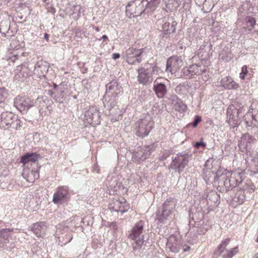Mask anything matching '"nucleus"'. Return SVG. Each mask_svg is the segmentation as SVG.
I'll return each instance as SVG.
<instances>
[{"label":"nucleus","mask_w":258,"mask_h":258,"mask_svg":"<svg viewBox=\"0 0 258 258\" xmlns=\"http://www.w3.org/2000/svg\"><path fill=\"white\" fill-rule=\"evenodd\" d=\"M255 139L249 134H244L240 138L239 141L238 146L242 152L248 154L250 152L252 145Z\"/></svg>","instance_id":"15"},{"label":"nucleus","mask_w":258,"mask_h":258,"mask_svg":"<svg viewBox=\"0 0 258 258\" xmlns=\"http://www.w3.org/2000/svg\"><path fill=\"white\" fill-rule=\"evenodd\" d=\"M73 239V235L71 234H69L68 235H66L65 236V238H64L62 240V241H61V245L64 244H66L70 242L72 239Z\"/></svg>","instance_id":"52"},{"label":"nucleus","mask_w":258,"mask_h":258,"mask_svg":"<svg viewBox=\"0 0 258 258\" xmlns=\"http://www.w3.org/2000/svg\"><path fill=\"white\" fill-rule=\"evenodd\" d=\"M44 38L47 41H48L49 34L46 33H44Z\"/></svg>","instance_id":"63"},{"label":"nucleus","mask_w":258,"mask_h":258,"mask_svg":"<svg viewBox=\"0 0 258 258\" xmlns=\"http://www.w3.org/2000/svg\"><path fill=\"white\" fill-rule=\"evenodd\" d=\"M145 2V8L147 13L154 12L159 5L161 0H142Z\"/></svg>","instance_id":"33"},{"label":"nucleus","mask_w":258,"mask_h":258,"mask_svg":"<svg viewBox=\"0 0 258 258\" xmlns=\"http://www.w3.org/2000/svg\"><path fill=\"white\" fill-rule=\"evenodd\" d=\"M145 2L136 0L131 2L126 6V15L130 18L140 16L144 12H147L145 8Z\"/></svg>","instance_id":"7"},{"label":"nucleus","mask_w":258,"mask_h":258,"mask_svg":"<svg viewBox=\"0 0 258 258\" xmlns=\"http://www.w3.org/2000/svg\"><path fill=\"white\" fill-rule=\"evenodd\" d=\"M244 22L247 25L248 30L251 31L254 27L256 23V20L253 17L248 16L245 17Z\"/></svg>","instance_id":"42"},{"label":"nucleus","mask_w":258,"mask_h":258,"mask_svg":"<svg viewBox=\"0 0 258 258\" xmlns=\"http://www.w3.org/2000/svg\"><path fill=\"white\" fill-rule=\"evenodd\" d=\"M153 125L154 121L149 115L139 119L135 123L134 126L136 135L142 138L146 137L152 130Z\"/></svg>","instance_id":"4"},{"label":"nucleus","mask_w":258,"mask_h":258,"mask_svg":"<svg viewBox=\"0 0 258 258\" xmlns=\"http://www.w3.org/2000/svg\"><path fill=\"white\" fill-rule=\"evenodd\" d=\"M22 53H21V55H19L18 52H14L13 55L9 57L8 60H9L10 62H14L16 60L19 59L20 57L22 56Z\"/></svg>","instance_id":"50"},{"label":"nucleus","mask_w":258,"mask_h":258,"mask_svg":"<svg viewBox=\"0 0 258 258\" xmlns=\"http://www.w3.org/2000/svg\"><path fill=\"white\" fill-rule=\"evenodd\" d=\"M237 247L227 250L226 253L222 255L223 258H232L237 252Z\"/></svg>","instance_id":"45"},{"label":"nucleus","mask_w":258,"mask_h":258,"mask_svg":"<svg viewBox=\"0 0 258 258\" xmlns=\"http://www.w3.org/2000/svg\"><path fill=\"white\" fill-rule=\"evenodd\" d=\"M48 67L49 65L46 62L42 60L38 61L34 67L33 75L34 74L40 79H45L48 70Z\"/></svg>","instance_id":"18"},{"label":"nucleus","mask_w":258,"mask_h":258,"mask_svg":"<svg viewBox=\"0 0 258 258\" xmlns=\"http://www.w3.org/2000/svg\"><path fill=\"white\" fill-rule=\"evenodd\" d=\"M15 74L16 80L23 81L27 77L32 76L33 71L29 68V64H22L17 67Z\"/></svg>","instance_id":"16"},{"label":"nucleus","mask_w":258,"mask_h":258,"mask_svg":"<svg viewBox=\"0 0 258 258\" xmlns=\"http://www.w3.org/2000/svg\"><path fill=\"white\" fill-rule=\"evenodd\" d=\"M238 189L243 190L245 194H248L254 191L255 186L250 179H246L243 181V184L241 186H239V187H237L236 190Z\"/></svg>","instance_id":"31"},{"label":"nucleus","mask_w":258,"mask_h":258,"mask_svg":"<svg viewBox=\"0 0 258 258\" xmlns=\"http://www.w3.org/2000/svg\"><path fill=\"white\" fill-rule=\"evenodd\" d=\"M10 28V22L9 20L6 19L3 20L0 23V32L6 36V33L8 32Z\"/></svg>","instance_id":"38"},{"label":"nucleus","mask_w":258,"mask_h":258,"mask_svg":"<svg viewBox=\"0 0 258 258\" xmlns=\"http://www.w3.org/2000/svg\"><path fill=\"white\" fill-rule=\"evenodd\" d=\"M35 102L29 97L18 96L14 101V106L22 113H25L32 106H34Z\"/></svg>","instance_id":"8"},{"label":"nucleus","mask_w":258,"mask_h":258,"mask_svg":"<svg viewBox=\"0 0 258 258\" xmlns=\"http://www.w3.org/2000/svg\"><path fill=\"white\" fill-rule=\"evenodd\" d=\"M106 184L112 189L114 191L116 192V194H120V191L122 193L126 191V189L122 185V183L119 181V177L118 175L114 173L109 174L106 179Z\"/></svg>","instance_id":"12"},{"label":"nucleus","mask_w":258,"mask_h":258,"mask_svg":"<svg viewBox=\"0 0 258 258\" xmlns=\"http://www.w3.org/2000/svg\"><path fill=\"white\" fill-rule=\"evenodd\" d=\"M151 148L149 146L138 147L133 153L132 159L136 162L144 161L151 154Z\"/></svg>","instance_id":"13"},{"label":"nucleus","mask_w":258,"mask_h":258,"mask_svg":"<svg viewBox=\"0 0 258 258\" xmlns=\"http://www.w3.org/2000/svg\"><path fill=\"white\" fill-rule=\"evenodd\" d=\"M53 89L55 91H56V88L57 87V85L55 83H53Z\"/></svg>","instance_id":"64"},{"label":"nucleus","mask_w":258,"mask_h":258,"mask_svg":"<svg viewBox=\"0 0 258 258\" xmlns=\"http://www.w3.org/2000/svg\"><path fill=\"white\" fill-rule=\"evenodd\" d=\"M152 111L153 114H156L160 117L166 112V105L162 103L155 104L153 106Z\"/></svg>","instance_id":"35"},{"label":"nucleus","mask_w":258,"mask_h":258,"mask_svg":"<svg viewBox=\"0 0 258 258\" xmlns=\"http://www.w3.org/2000/svg\"><path fill=\"white\" fill-rule=\"evenodd\" d=\"M181 4L180 0H165L163 9L167 13L175 11Z\"/></svg>","instance_id":"29"},{"label":"nucleus","mask_w":258,"mask_h":258,"mask_svg":"<svg viewBox=\"0 0 258 258\" xmlns=\"http://www.w3.org/2000/svg\"><path fill=\"white\" fill-rule=\"evenodd\" d=\"M70 196V189L68 186H58L53 194L52 201L55 204H62L68 201Z\"/></svg>","instance_id":"9"},{"label":"nucleus","mask_w":258,"mask_h":258,"mask_svg":"<svg viewBox=\"0 0 258 258\" xmlns=\"http://www.w3.org/2000/svg\"><path fill=\"white\" fill-rule=\"evenodd\" d=\"M144 222L140 221L135 224L130 232L128 237L132 240H136L135 244L133 245L134 251L140 249L144 242V235L142 234L144 227Z\"/></svg>","instance_id":"3"},{"label":"nucleus","mask_w":258,"mask_h":258,"mask_svg":"<svg viewBox=\"0 0 258 258\" xmlns=\"http://www.w3.org/2000/svg\"><path fill=\"white\" fill-rule=\"evenodd\" d=\"M174 108L180 113H183L186 110L187 106L181 99H177L175 103Z\"/></svg>","instance_id":"40"},{"label":"nucleus","mask_w":258,"mask_h":258,"mask_svg":"<svg viewBox=\"0 0 258 258\" xmlns=\"http://www.w3.org/2000/svg\"><path fill=\"white\" fill-rule=\"evenodd\" d=\"M182 66V61L180 56H171L167 60L166 71L173 74L176 73Z\"/></svg>","instance_id":"14"},{"label":"nucleus","mask_w":258,"mask_h":258,"mask_svg":"<svg viewBox=\"0 0 258 258\" xmlns=\"http://www.w3.org/2000/svg\"><path fill=\"white\" fill-rule=\"evenodd\" d=\"M231 182L233 183L235 187L236 188L237 185L239 187L240 185L243 184L244 178H245L244 171H236L231 174Z\"/></svg>","instance_id":"28"},{"label":"nucleus","mask_w":258,"mask_h":258,"mask_svg":"<svg viewBox=\"0 0 258 258\" xmlns=\"http://www.w3.org/2000/svg\"><path fill=\"white\" fill-rule=\"evenodd\" d=\"M23 124V121L20 120V119L18 118V117L16 116V117H15L14 120L13 121L11 127L14 129L18 130L22 126Z\"/></svg>","instance_id":"44"},{"label":"nucleus","mask_w":258,"mask_h":258,"mask_svg":"<svg viewBox=\"0 0 258 258\" xmlns=\"http://www.w3.org/2000/svg\"><path fill=\"white\" fill-rule=\"evenodd\" d=\"M237 190L234 196H232V201L236 205L242 204L246 198L247 194L243 190H241L239 189Z\"/></svg>","instance_id":"32"},{"label":"nucleus","mask_w":258,"mask_h":258,"mask_svg":"<svg viewBox=\"0 0 258 258\" xmlns=\"http://www.w3.org/2000/svg\"><path fill=\"white\" fill-rule=\"evenodd\" d=\"M247 67L246 66H244L242 67L241 72L240 74V78L241 80H244L245 79V75L247 74Z\"/></svg>","instance_id":"51"},{"label":"nucleus","mask_w":258,"mask_h":258,"mask_svg":"<svg viewBox=\"0 0 258 258\" xmlns=\"http://www.w3.org/2000/svg\"><path fill=\"white\" fill-rule=\"evenodd\" d=\"M47 94L50 96L52 98H53L55 100L57 101L58 99V97L57 96L56 92L55 90H49L48 91Z\"/></svg>","instance_id":"53"},{"label":"nucleus","mask_w":258,"mask_h":258,"mask_svg":"<svg viewBox=\"0 0 258 258\" xmlns=\"http://www.w3.org/2000/svg\"><path fill=\"white\" fill-rule=\"evenodd\" d=\"M204 70V66L200 64H193L188 67H184L182 72L185 76H199Z\"/></svg>","instance_id":"20"},{"label":"nucleus","mask_w":258,"mask_h":258,"mask_svg":"<svg viewBox=\"0 0 258 258\" xmlns=\"http://www.w3.org/2000/svg\"><path fill=\"white\" fill-rule=\"evenodd\" d=\"M45 9L47 12L52 14H54L56 13V10L55 8L50 3H46L44 5Z\"/></svg>","instance_id":"49"},{"label":"nucleus","mask_w":258,"mask_h":258,"mask_svg":"<svg viewBox=\"0 0 258 258\" xmlns=\"http://www.w3.org/2000/svg\"><path fill=\"white\" fill-rule=\"evenodd\" d=\"M22 175L30 183L34 182L39 177V172L37 168L32 169L24 168Z\"/></svg>","instance_id":"23"},{"label":"nucleus","mask_w":258,"mask_h":258,"mask_svg":"<svg viewBox=\"0 0 258 258\" xmlns=\"http://www.w3.org/2000/svg\"><path fill=\"white\" fill-rule=\"evenodd\" d=\"M120 57V54L119 53H113L112 54V58L114 60L117 59Z\"/></svg>","instance_id":"60"},{"label":"nucleus","mask_w":258,"mask_h":258,"mask_svg":"<svg viewBox=\"0 0 258 258\" xmlns=\"http://www.w3.org/2000/svg\"><path fill=\"white\" fill-rule=\"evenodd\" d=\"M118 84L115 81H112L108 83L106 85V92L105 94H109L111 95H117L116 91L118 90Z\"/></svg>","instance_id":"36"},{"label":"nucleus","mask_w":258,"mask_h":258,"mask_svg":"<svg viewBox=\"0 0 258 258\" xmlns=\"http://www.w3.org/2000/svg\"><path fill=\"white\" fill-rule=\"evenodd\" d=\"M231 180V177L220 171H217L214 175V184L221 192H226L235 188Z\"/></svg>","instance_id":"5"},{"label":"nucleus","mask_w":258,"mask_h":258,"mask_svg":"<svg viewBox=\"0 0 258 258\" xmlns=\"http://www.w3.org/2000/svg\"><path fill=\"white\" fill-rule=\"evenodd\" d=\"M181 239L180 237L171 235L167 239L166 248L170 251L177 253L181 247Z\"/></svg>","instance_id":"17"},{"label":"nucleus","mask_w":258,"mask_h":258,"mask_svg":"<svg viewBox=\"0 0 258 258\" xmlns=\"http://www.w3.org/2000/svg\"><path fill=\"white\" fill-rule=\"evenodd\" d=\"M8 96V91L5 88H0V107L4 108L6 105V99Z\"/></svg>","instance_id":"41"},{"label":"nucleus","mask_w":258,"mask_h":258,"mask_svg":"<svg viewBox=\"0 0 258 258\" xmlns=\"http://www.w3.org/2000/svg\"><path fill=\"white\" fill-rule=\"evenodd\" d=\"M169 152L166 151L163 153L162 156L160 157V159L162 160H165L169 156Z\"/></svg>","instance_id":"58"},{"label":"nucleus","mask_w":258,"mask_h":258,"mask_svg":"<svg viewBox=\"0 0 258 258\" xmlns=\"http://www.w3.org/2000/svg\"><path fill=\"white\" fill-rule=\"evenodd\" d=\"M162 78H157L154 83L153 90L159 98H163L167 94V89L165 82H160L158 81Z\"/></svg>","instance_id":"21"},{"label":"nucleus","mask_w":258,"mask_h":258,"mask_svg":"<svg viewBox=\"0 0 258 258\" xmlns=\"http://www.w3.org/2000/svg\"><path fill=\"white\" fill-rule=\"evenodd\" d=\"M47 223L45 222H39L33 224L31 228V230L38 237L44 236L47 229Z\"/></svg>","instance_id":"25"},{"label":"nucleus","mask_w":258,"mask_h":258,"mask_svg":"<svg viewBox=\"0 0 258 258\" xmlns=\"http://www.w3.org/2000/svg\"><path fill=\"white\" fill-rule=\"evenodd\" d=\"M9 230L3 229L0 232V237H2L4 240H8L9 237Z\"/></svg>","instance_id":"48"},{"label":"nucleus","mask_w":258,"mask_h":258,"mask_svg":"<svg viewBox=\"0 0 258 258\" xmlns=\"http://www.w3.org/2000/svg\"><path fill=\"white\" fill-rule=\"evenodd\" d=\"M242 111L241 109H237L233 105H230L227 109V121L233 127L240 124L239 114Z\"/></svg>","instance_id":"11"},{"label":"nucleus","mask_w":258,"mask_h":258,"mask_svg":"<svg viewBox=\"0 0 258 258\" xmlns=\"http://www.w3.org/2000/svg\"><path fill=\"white\" fill-rule=\"evenodd\" d=\"M190 246L188 245H184L183 247V250L184 252H186L190 250Z\"/></svg>","instance_id":"61"},{"label":"nucleus","mask_w":258,"mask_h":258,"mask_svg":"<svg viewBox=\"0 0 258 258\" xmlns=\"http://www.w3.org/2000/svg\"><path fill=\"white\" fill-rule=\"evenodd\" d=\"M177 204L176 200L174 198L167 199L156 213L155 221L158 225L166 222L169 216L174 211Z\"/></svg>","instance_id":"1"},{"label":"nucleus","mask_w":258,"mask_h":258,"mask_svg":"<svg viewBox=\"0 0 258 258\" xmlns=\"http://www.w3.org/2000/svg\"><path fill=\"white\" fill-rule=\"evenodd\" d=\"M190 87L187 82L179 84L175 88V92L180 95H187L189 93Z\"/></svg>","instance_id":"34"},{"label":"nucleus","mask_w":258,"mask_h":258,"mask_svg":"<svg viewBox=\"0 0 258 258\" xmlns=\"http://www.w3.org/2000/svg\"><path fill=\"white\" fill-rule=\"evenodd\" d=\"M101 112L96 106H91L85 111V118L92 126L99 124L101 122Z\"/></svg>","instance_id":"10"},{"label":"nucleus","mask_w":258,"mask_h":258,"mask_svg":"<svg viewBox=\"0 0 258 258\" xmlns=\"http://www.w3.org/2000/svg\"><path fill=\"white\" fill-rule=\"evenodd\" d=\"M122 204L120 205V206L119 207H120V209H123V207H124V208L127 210L128 209V206L125 205V200L124 199H122Z\"/></svg>","instance_id":"59"},{"label":"nucleus","mask_w":258,"mask_h":258,"mask_svg":"<svg viewBox=\"0 0 258 258\" xmlns=\"http://www.w3.org/2000/svg\"><path fill=\"white\" fill-rule=\"evenodd\" d=\"M220 83L221 86L227 90H236L239 87V84L230 76L222 78Z\"/></svg>","instance_id":"26"},{"label":"nucleus","mask_w":258,"mask_h":258,"mask_svg":"<svg viewBox=\"0 0 258 258\" xmlns=\"http://www.w3.org/2000/svg\"><path fill=\"white\" fill-rule=\"evenodd\" d=\"M230 241V238H226L225 240H223L221 243L218 246V252L220 255H221L222 253L224 251L227 246L229 243Z\"/></svg>","instance_id":"43"},{"label":"nucleus","mask_w":258,"mask_h":258,"mask_svg":"<svg viewBox=\"0 0 258 258\" xmlns=\"http://www.w3.org/2000/svg\"><path fill=\"white\" fill-rule=\"evenodd\" d=\"M116 94H105L102 99L104 107L109 110L114 108L116 104Z\"/></svg>","instance_id":"27"},{"label":"nucleus","mask_w":258,"mask_h":258,"mask_svg":"<svg viewBox=\"0 0 258 258\" xmlns=\"http://www.w3.org/2000/svg\"><path fill=\"white\" fill-rule=\"evenodd\" d=\"M126 62L130 64L134 65L140 63L142 59L138 55L136 48H129L125 52Z\"/></svg>","instance_id":"24"},{"label":"nucleus","mask_w":258,"mask_h":258,"mask_svg":"<svg viewBox=\"0 0 258 258\" xmlns=\"http://www.w3.org/2000/svg\"><path fill=\"white\" fill-rule=\"evenodd\" d=\"M162 23V31L164 35H168L175 31L177 23L173 17L164 18Z\"/></svg>","instance_id":"19"},{"label":"nucleus","mask_w":258,"mask_h":258,"mask_svg":"<svg viewBox=\"0 0 258 258\" xmlns=\"http://www.w3.org/2000/svg\"><path fill=\"white\" fill-rule=\"evenodd\" d=\"M40 157V155L36 153H27L21 157L20 162L25 165L29 162H35Z\"/></svg>","instance_id":"30"},{"label":"nucleus","mask_w":258,"mask_h":258,"mask_svg":"<svg viewBox=\"0 0 258 258\" xmlns=\"http://www.w3.org/2000/svg\"><path fill=\"white\" fill-rule=\"evenodd\" d=\"M122 204V201H115L110 204V209L112 211L121 212L123 213L126 211V209L123 207V209H120V206Z\"/></svg>","instance_id":"39"},{"label":"nucleus","mask_w":258,"mask_h":258,"mask_svg":"<svg viewBox=\"0 0 258 258\" xmlns=\"http://www.w3.org/2000/svg\"><path fill=\"white\" fill-rule=\"evenodd\" d=\"M137 53L141 58L143 56L146 55L149 52V49L148 47H144L139 49H136Z\"/></svg>","instance_id":"46"},{"label":"nucleus","mask_w":258,"mask_h":258,"mask_svg":"<svg viewBox=\"0 0 258 258\" xmlns=\"http://www.w3.org/2000/svg\"><path fill=\"white\" fill-rule=\"evenodd\" d=\"M159 68L155 64H149L147 68H139L137 70V80L143 85H150L153 80V75L158 73Z\"/></svg>","instance_id":"2"},{"label":"nucleus","mask_w":258,"mask_h":258,"mask_svg":"<svg viewBox=\"0 0 258 258\" xmlns=\"http://www.w3.org/2000/svg\"><path fill=\"white\" fill-rule=\"evenodd\" d=\"M197 215H202V213H195L194 214H189V222L190 223H191V220H192L195 223H196L198 221H196V220L195 219V217L197 216Z\"/></svg>","instance_id":"56"},{"label":"nucleus","mask_w":258,"mask_h":258,"mask_svg":"<svg viewBox=\"0 0 258 258\" xmlns=\"http://www.w3.org/2000/svg\"><path fill=\"white\" fill-rule=\"evenodd\" d=\"M194 146L197 148H199L200 146L205 147L206 146V144L203 141L198 142L195 144Z\"/></svg>","instance_id":"57"},{"label":"nucleus","mask_w":258,"mask_h":258,"mask_svg":"<svg viewBox=\"0 0 258 258\" xmlns=\"http://www.w3.org/2000/svg\"><path fill=\"white\" fill-rule=\"evenodd\" d=\"M252 162L256 166V170L253 171V173L254 174H256L258 173V156L254 157L252 159Z\"/></svg>","instance_id":"55"},{"label":"nucleus","mask_w":258,"mask_h":258,"mask_svg":"<svg viewBox=\"0 0 258 258\" xmlns=\"http://www.w3.org/2000/svg\"><path fill=\"white\" fill-rule=\"evenodd\" d=\"M16 115L11 112H3L1 115L0 126L5 129L11 127Z\"/></svg>","instance_id":"22"},{"label":"nucleus","mask_w":258,"mask_h":258,"mask_svg":"<svg viewBox=\"0 0 258 258\" xmlns=\"http://www.w3.org/2000/svg\"><path fill=\"white\" fill-rule=\"evenodd\" d=\"M201 120L202 118L201 116L196 115L194 118V121L192 122V126L195 127H196Z\"/></svg>","instance_id":"54"},{"label":"nucleus","mask_w":258,"mask_h":258,"mask_svg":"<svg viewBox=\"0 0 258 258\" xmlns=\"http://www.w3.org/2000/svg\"><path fill=\"white\" fill-rule=\"evenodd\" d=\"M101 39H103L105 40H106L107 41H109V39L108 38V37L106 35H103L99 39V40H101Z\"/></svg>","instance_id":"62"},{"label":"nucleus","mask_w":258,"mask_h":258,"mask_svg":"<svg viewBox=\"0 0 258 258\" xmlns=\"http://www.w3.org/2000/svg\"><path fill=\"white\" fill-rule=\"evenodd\" d=\"M211 46L212 45L211 44L208 46L205 44L202 45L198 50V56L199 57H201L202 59H206L208 58L209 57V53L207 50H209Z\"/></svg>","instance_id":"37"},{"label":"nucleus","mask_w":258,"mask_h":258,"mask_svg":"<svg viewBox=\"0 0 258 258\" xmlns=\"http://www.w3.org/2000/svg\"><path fill=\"white\" fill-rule=\"evenodd\" d=\"M200 75H202V78L205 81H208L210 78V72L206 69L205 66L204 70L203 71H202V73L200 74Z\"/></svg>","instance_id":"47"},{"label":"nucleus","mask_w":258,"mask_h":258,"mask_svg":"<svg viewBox=\"0 0 258 258\" xmlns=\"http://www.w3.org/2000/svg\"><path fill=\"white\" fill-rule=\"evenodd\" d=\"M191 156L186 153H178L175 157L172 158V161L168 167L169 171L172 169L180 174L187 165Z\"/></svg>","instance_id":"6"}]
</instances>
